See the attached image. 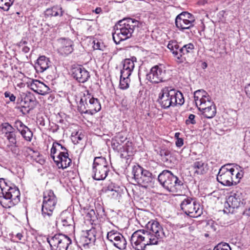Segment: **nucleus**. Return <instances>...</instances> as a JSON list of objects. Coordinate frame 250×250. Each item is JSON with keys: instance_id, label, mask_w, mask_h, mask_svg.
Wrapping results in <instances>:
<instances>
[{"instance_id": "obj_63", "label": "nucleus", "mask_w": 250, "mask_h": 250, "mask_svg": "<svg viewBox=\"0 0 250 250\" xmlns=\"http://www.w3.org/2000/svg\"><path fill=\"white\" fill-rule=\"evenodd\" d=\"M40 125H41L42 126H44L45 125V122L44 120H42V121H40Z\"/></svg>"}, {"instance_id": "obj_60", "label": "nucleus", "mask_w": 250, "mask_h": 250, "mask_svg": "<svg viewBox=\"0 0 250 250\" xmlns=\"http://www.w3.org/2000/svg\"><path fill=\"white\" fill-rule=\"evenodd\" d=\"M27 43V42L26 41L21 40L19 44L20 46H25Z\"/></svg>"}, {"instance_id": "obj_14", "label": "nucleus", "mask_w": 250, "mask_h": 250, "mask_svg": "<svg viewBox=\"0 0 250 250\" xmlns=\"http://www.w3.org/2000/svg\"><path fill=\"white\" fill-rule=\"evenodd\" d=\"M167 70L162 66L156 65L151 68L147 75V79L152 83H159L168 79Z\"/></svg>"}, {"instance_id": "obj_4", "label": "nucleus", "mask_w": 250, "mask_h": 250, "mask_svg": "<svg viewBox=\"0 0 250 250\" xmlns=\"http://www.w3.org/2000/svg\"><path fill=\"white\" fill-rule=\"evenodd\" d=\"M9 182L0 178V188L2 196H0V203L5 208H11L17 205L20 201V192L15 186H11Z\"/></svg>"}, {"instance_id": "obj_19", "label": "nucleus", "mask_w": 250, "mask_h": 250, "mask_svg": "<svg viewBox=\"0 0 250 250\" xmlns=\"http://www.w3.org/2000/svg\"><path fill=\"white\" fill-rule=\"evenodd\" d=\"M197 107L199 110L202 112V114L205 117L208 119L214 117L216 113L215 105L211 100L206 103L205 104H203L202 106H199Z\"/></svg>"}, {"instance_id": "obj_11", "label": "nucleus", "mask_w": 250, "mask_h": 250, "mask_svg": "<svg viewBox=\"0 0 250 250\" xmlns=\"http://www.w3.org/2000/svg\"><path fill=\"white\" fill-rule=\"evenodd\" d=\"M180 208L185 214L193 218L200 216L202 214L200 205L191 197L182 195Z\"/></svg>"}, {"instance_id": "obj_7", "label": "nucleus", "mask_w": 250, "mask_h": 250, "mask_svg": "<svg viewBox=\"0 0 250 250\" xmlns=\"http://www.w3.org/2000/svg\"><path fill=\"white\" fill-rule=\"evenodd\" d=\"M57 202V198L53 190L48 189L43 192L42 214L49 224H50L55 219L53 212Z\"/></svg>"}, {"instance_id": "obj_12", "label": "nucleus", "mask_w": 250, "mask_h": 250, "mask_svg": "<svg viewBox=\"0 0 250 250\" xmlns=\"http://www.w3.org/2000/svg\"><path fill=\"white\" fill-rule=\"evenodd\" d=\"M195 22L194 17L188 12H183L175 18V23L177 28L184 31L193 27Z\"/></svg>"}, {"instance_id": "obj_62", "label": "nucleus", "mask_w": 250, "mask_h": 250, "mask_svg": "<svg viewBox=\"0 0 250 250\" xmlns=\"http://www.w3.org/2000/svg\"><path fill=\"white\" fill-rule=\"evenodd\" d=\"M208 67V64L206 62H203L202 63V67L203 69H206Z\"/></svg>"}, {"instance_id": "obj_44", "label": "nucleus", "mask_w": 250, "mask_h": 250, "mask_svg": "<svg viewBox=\"0 0 250 250\" xmlns=\"http://www.w3.org/2000/svg\"><path fill=\"white\" fill-rule=\"evenodd\" d=\"M2 129H4L5 132H10L15 130V129L8 123H5L2 124Z\"/></svg>"}, {"instance_id": "obj_64", "label": "nucleus", "mask_w": 250, "mask_h": 250, "mask_svg": "<svg viewBox=\"0 0 250 250\" xmlns=\"http://www.w3.org/2000/svg\"><path fill=\"white\" fill-rule=\"evenodd\" d=\"M99 46H100V45H99V43H98H98H97L96 45V46H95L94 47V48H95V49H100V48H99Z\"/></svg>"}, {"instance_id": "obj_22", "label": "nucleus", "mask_w": 250, "mask_h": 250, "mask_svg": "<svg viewBox=\"0 0 250 250\" xmlns=\"http://www.w3.org/2000/svg\"><path fill=\"white\" fill-rule=\"evenodd\" d=\"M30 88L36 93L45 95L48 94L50 89L48 86L39 80H33L29 85Z\"/></svg>"}, {"instance_id": "obj_24", "label": "nucleus", "mask_w": 250, "mask_h": 250, "mask_svg": "<svg viewBox=\"0 0 250 250\" xmlns=\"http://www.w3.org/2000/svg\"><path fill=\"white\" fill-rule=\"evenodd\" d=\"M194 49V45L189 43L187 44L184 45L182 47L179 49V55H181L182 60L178 61V63H182L186 60L187 57L188 56L189 54H191L193 53Z\"/></svg>"}, {"instance_id": "obj_15", "label": "nucleus", "mask_w": 250, "mask_h": 250, "mask_svg": "<svg viewBox=\"0 0 250 250\" xmlns=\"http://www.w3.org/2000/svg\"><path fill=\"white\" fill-rule=\"evenodd\" d=\"M107 239L114 247L121 250L126 249L127 242L124 236L117 231L112 230L107 232Z\"/></svg>"}, {"instance_id": "obj_10", "label": "nucleus", "mask_w": 250, "mask_h": 250, "mask_svg": "<svg viewBox=\"0 0 250 250\" xmlns=\"http://www.w3.org/2000/svg\"><path fill=\"white\" fill-rule=\"evenodd\" d=\"M51 250H67L72 243L71 238L62 233H56L49 235L47 238Z\"/></svg>"}, {"instance_id": "obj_53", "label": "nucleus", "mask_w": 250, "mask_h": 250, "mask_svg": "<svg viewBox=\"0 0 250 250\" xmlns=\"http://www.w3.org/2000/svg\"><path fill=\"white\" fill-rule=\"evenodd\" d=\"M15 237L20 241H24L25 237L22 231L18 232L15 235Z\"/></svg>"}, {"instance_id": "obj_35", "label": "nucleus", "mask_w": 250, "mask_h": 250, "mask_svg": "<svg viewBox=\"0 0 250 250\" xmlns=\"http://www.w3.org/2000/svg\"><path fill=\"white\" fill-rule=\"evenodd\" d=\"M61 150L60 149L59 143L57 142H54L53 144L52 147L51 149V157L54 160H55L56 155L58 154V151L59 152Z\"/></svg>"}, {"instance_id": "obj_39", "label": "nucleus", "mask_w": 250, "mask_h": 250, "mask_svg": "<svg viewBox=\"0 0 250 250\" xmlns=\"http://www.w3.org/2000/svg\"><path fill=\"white\" fill-rule=\"evenodd\" d=\"M124 151L126 152L127 153H132L133 151V147L131 142L127 141L125 145L123 146Z\"/></svg>"}, {"instance_id": "obj_57", "label": "nucleus", "mask_w": 250, "mask_h": 250, "mask_svg": "<svg viewBox=\"0 0 250 250\" xmlns=\"http://www.w3.org/2000/svg\"><path fill=\"white\" fill-rule=\"evenodd\" d=\"M30 50V48L27 46H23L22 48V51L25 53H28Z\"/></svg>"}, {"instance_id": "obj_41", "label": "nucleus", "mask_w": 250, "mask_h": 250, "mask_svg": "<svg viewBox=\"0 0 250 250\" xmlns=\"http://www.w3.org/2000/svg\"><path fill=\"white\" fill-rule=\"evenodd\" d=\"M86 217L90 221H94L95 219L97 218L95 211L94 209H90L86 214Z\"/></svg>"}, {"instance_id": "obj_38", "label": "nucleus", "mask_w": 250, "mask_h": 250, "mask_svg": "<svg viewBox=\"0 0 250 250\" xmlns=\"http://www.w3.org/2000/svg\"><path fill=\"white\" fill-rule=\"evenodd\" d=\"M213 250H231L229 245L226 243H221L216 246Z\"/></svg>"}, {"instance_id": "obj_34", "label": "nucleus", "mask_w": 250, "mask_h": 250, "mask_svg": "<svg viewBox=\"0 0 250 250\" xmlns=\"http://www.w3.org/2000/svg\"><path fill=\"white\" fill-rule=\"evenodd\" d=\"M85 234L89 239V240H88L89 242H91V243L95 242L96 239V231L95 229H91L87 230Z\"/></svg>"}, {"instance_id": "obj_50", "label": "nucleus", "mask_w": 250, "mask_h": 250, "mask_svg": "<svg viewBox=\"0 0 250 250\" xmlns=\"http://www.w3.org/2000/svg\"><path fill=\"white\" fill-rule=\"evenodd\" d=\"M10 150L12 151V152L15 155H18L19 154V149L17 147L16 145L11 146L10 147Z\"/></svg>"}, {"instance_id": "obj_28", "label": "nucleus", "mask_w": 250, "mask_h": 250, "mask_svg": "<svg viewBox=\"0 0 250 250\" xmlns=\"http://www.w3.org/2000/svg\"><path fill=\"white\" fill-rule=\"evenodd\" d=\"M44 14L46 17L48 18L57 16L61 17L63 14V11L60 5H56L51 8H47L45 11Z\"/></svg>"}, {"instance_id": "obj_56", "label": "nucleus", "mask_w": 250, "mask_h": 250, "mask_svg": "<svg viewBox=\"0 0 250 250\" xmlns=\"http://www.w3.org/2000/svg\"><path fill=\"white\" fill-rule=\"evenodd\" d=\"M243 214L247 216H250V205L248 208H246L244 211Z\"/></svg>"}, {"instance_id": "obj_45", "label": "nucleus", "mask_w": 250, "mask_h": 250, "mask_svg": "<svg viewBox=\"0 0 250 250\" xmlns=\"http://www.w3.org/2000/svg\"><path fill=\"white\" fill-rule=\"evenodd\" d=\"M39 155L40 153L38 151L34 150L32 148L29 158L31 160H36V159L39 156Z\"/></svg>"}, {"instance_id": "obj_26", "label": "nucleus", "mask_w": 250, "mask_h": 250, "mask_svg": "<svg viewBox=\"0 0 250 250\" xmlns=\"http://www.w3.org/2000/svg\"><path fill=\"white\" fill-rule=\"evenodd\" d=\"M60 219L62 225L64 227H72L74 221L72 215L68 211H63L61 214Z\"/></svg>"}, {"instance_id": "obj_3", "label": "nucleus", "mask_w": 250, "mask_h": 250, "mask_svg": "<svg viewBox=\"0 0 250 250\" xmlns=\"http://www.w3.org/2000/svg\"><path fill=\"white\" fill-rule=\"evenodd\" d=\"M138 24V21L131 18L119 21L115 25L116 29L115 32L112 33L113 40L116 44H119L121 41L130 38Z\"/></svg>"}, {"instance_id": "obj_1", "label": "nucleus", "mask_w": 250, "mask_h": 250, "mask_svg": "<svg viewBox=\"0 0 250 250\" xmlns=\"http://www.w3.org/2000/svg\"><path fill=\"white\" fill-rule=\"evenodd\" d=\"M166 237L162 226L157 221H149L146 229H139L133 233L130 243L136 250H145L147 245H158Z\"/></svg>"}, {"instance_id": "obj_47", "label": "nucleus", "mask_w": 250, "mask_h": 250, "mask_svg": "<svg viewBox=\"0 0 250 250\" xmlns=\"http://www.w3.org/2000/svg\"><path fill=\"white\" fill-rule=\"evenodd\" d=\"M194 119H195V115L192 114H190L188 116V119H187L186 121V124H191L193 125L195 124L196 123V121Z\"/></svg>"}, {"instance_id": "obj_32", "label": "nucleus", "mask_w": 250, "mask_h": 250, "mask_svg": "<svg viewBox=\"0 0 250 250\" xmlns=\"http://www.w3.org/2000/svg\"><path fill=\"white\" fill-rule=\"evenodd\" d=\"M20 133L26 141H31L33 133L28 127L25 128L24 129L21 130Z\"/></svg>"}, {"instance_id": "obj_54", "label": "nucleus", "mask_w": 250, "mask_h": 250, "mask_svg": "<svg viewBox=\"0 0 250 250\" xmlns=\"http://www.w3.org/2000/svg\"><path fill=\"white\" fill-rule=\"evenodd\" d=\"M184 141L182 138H178L175 142L176 146L177 147H181L184 144Z\"/></svg>"}, {"instance_id": "obj_33", "label": "nucleus", "mask_w": 250, "mask_h": 250, "mask_svg": "<svg viewBox=\"0 0 250 250\" xmlns=\"http://www.w3.org/2000/svg\"><path fill=\"white\" fill-rule=\"evenodd\" d=\"M13 2L12 0H0V8L4 11H8Z\"/></svg>"}, {"instance_id": "obj_42", "label": "nucleus", "mask_w": 250, "mask_h": 250, "mask_svg": "<svg viewBox=\"0 0 250 250\" xmlns=\"http://www.w3.org/2000/svg\"><path fill=\"white\" fill-rule=\"evenodd\" d=\"M15 126L17 127L18 130L21 132V130L22 129H24L25 128H26L27 126L24 125L23 123L20 121L18 120L16 121L15 123Z\"/></svg>"}, {"instance_id": "obj_48", "label": "nucleus", "mask_w": 250, "mask_h": 250, "mask_svg": "<svg viewBox=\"0 0 250 250\" xmlns=\"http://www.w3.org/2000/svg\"><path fill=\"white\" fill-rule=\"evenodd\" d=\"M4 96L5 98H9L10 101L11 102H14L16 100V97L8 91H6L4 93Z\"/></svg>"}, {"instance_id": "obj_43", "label": "nucleus", "mask_w": 250, "mask_h": 250, "mask_svg": "<svg viewBox=\"0 0 250 250\" xmlns=\"http://www.w3.org/2000/svg\"><path fill=\"white\" fill-rule=\"evenodd\" d=\"M88 240L89 239L86 237L85 234L81 236L80 243H81L82 245L83 246H85V245H88L89 244L91 243V242H89Z\"/></svg>"}, {"instance_id": "obj_21", "label": "nucleus", "mask_w": 250, "mask_h": 250, "mask_svg": "<svg viewBox=\"0 0 250 250\" xmlns=\"http://www.w3.org/2000/svg\"><path fill=\"white\" fill-rule=\"evenodd\" d=\"M190 168L193 172V175H203L208 170V164L202 160H196L190 166Z\"/></svg>"}, {"instance_id": "obj_9", "label": "nucleus", "mask_w": 250, "mask_h": 250, "mask_svg": "<svg viewBox=\"0 0 250 250\" xmlns=\"http://www.w3.org/2000/svg\"><path fill=\"white\" fill-rule=\"evenodd\" d=\"M109 171V166L105 158L101 156L94 158L92 166V177L94 180L99 181L105 179Z\"/></svg>"}, {"instance_id": "obj_8", "label": "nucleus", "mask_w": 250, "mask_h": 250, "mask_svg": "<svg viewBox=\"0 0 250 250\" xmlns=\"http://www.w3.org/2000/svg\"><path fill=\"white\" fill-rule=\"evenodd\" d=\"M132 172L135 181L143 187L147 188L150 186L155 178V176L150 172L139 165L134 166Z\"/></svg>"}, {"instance_id": "obj_40", "label": "nucleus", "mask_w": 250, "mask_h": 250, "mask_svg": "<svg viewBox=\"0 0 250 250\" xmlns=\"http://www.w3.org/2000/svg\"><path fill=\"white\" fill-rule=\"evenodd\" d=\"M121 144L120 142L116 140V138H114L112 139L111 140V146L114 150L119 151L121 149Z\"/></svg>"}, {"instance_id": "obj_59", "label": "nucleus", "mask_w": 250, "mask_h": 250, "mask_svg": "<svg viewBox=\"0 0 250 250\" xmlns=\"http://www.w3.org/2000/svg\"><path fill=\"white\" fill-rule=\"evenodd\" d=\"M59 146H60V149L61 150L60 151H59V152H67V149L64 147L63 146H62V145H61L60 144H59Z\"/></svg>"}, {"instance_id": "obj_52", "label": "nucleus", "mask_w": 250, "mask_h": 250, "mask_svg": "<svg viewBox=\"0 0 250 250\" xmlns=\"http://www.w3.org/2000/svg\"><path fill=\"white\" fill-rule=\"evenodd\" d=\"M31 149L32 148L29 147H24L23 149L24 155L28 158H29V155L31 151Z\"/></svg>"}, {"instance_id": "obj_29", "label": "nucleus", "mask_w": 250, "mask_h": 250, "mask_svg": "<svg viewBox=\"0 0 250 250\" xmlns=\"http://www.w3.org/2000/svg\"><path fill=\"white\" fill-rule=\"evenodd\" d=\"M50 62L48 58L44 56H40L37 60V67H40V71L43 72L49 67V63Z\"/></svg>"}, {"instance_id": "obj_55", "label": "nucleus", "mask_w": 250, "mask_h": 250, "mask_svg": "<svg viewBox=\"0 0 250 250\" xmlns=\"http://www.w3.org/2000/svg\"><path fill=\"white\" fill-rule=\"evenodd\" d=\"M245 90L247 95L250 98V84L245 87Z\"/></svg>"}, {"instance_id": "obj_31", "label": "nucleus", "mask_w": 250, "mask_h": 250, "mask_svg": "<svg viewBox=\"0 0 250 250\" xmlns=\"http://www.w3.org/2000/svg\"><path fill=\"white\" fill-rule=\"evenodd\" d=\"M130 82L129 76L124 77L123 75L121 74L119 84L121 89L123 90L127 89L129 86Z\"/></svg>"}, {"instance_id": "obj_37", "label": "nucleus", "mask_w": 250, "mask_h": 250, "mask_svg": "<svg viewBox=\"0 0 250 250\" xmlns=\"http://www.w3.org/2000/svg\"><path fill=\"white\" fill-rule=\"evenodd\" d=\"M159 154L162 157L164 161H167L171 155V152L167 149L164 148L161 149Z\"/></svg>"}, {"instance_id": "obj_46", "label": "nucleus", "mask_w": 250, "mask_h": 250, "mask_svg": "<svg viewBox=\"0 0 250 250\" xmlns=\"http://www.w3.org/2000/svg\"><path fill=\"white\" fill-rule=\"evenodd\" d=\"M102 191L105 193H108L109 192H113L112 183H110L107 186L103 187Z\"/></svg>"}, {"instance_id": "obj_2", "label": "nucleus", "mask_w": 250, "mask_h": 250, "mask_svg": "<svg viewBox=\"0 0 250 250\" xmlns=\"http://www.w3.org/2000/svg\"><path fill=\"white\" fill-rule=\"evenodd\" d=\"M156 101L162 108L167 109L170 106L183 105L185 100L183 94L179 91L165 87L161 90Z\"/></svg>"}, {"instance_id": "obj_36", "label": "nucleus", "mask_w": 250, "mask_h": 250, "mask_svg": "<svg viewBox=\"0 0 250 250\" xmlns=\"http://www.w3.org/2000/svg\"><path fill=\"white\" fill-rule=\"evenodd\" d=\"M5 136L9 142L13 145L16 144V135L15 130L10 132H5Z\"/></svg>"}, {"instance_id": "obj_25", "label": "nucleus", "mask_w": 250, "mask_h": 250, "mask_svg": "<svg viewBox=\"0 0 250 250\" xmlns=\"http://www.w3.org/2000/svg\"><path fill=\"white\" fill-rule=\"evenodd\" d=\"M134 68V62L129 59H125L123 63V69L121 70V74L124 77L130 76Z\"/></svg>"}, {"instance_id": "obj_27", "label": "nucleus", "mask_w": 250, "mask_h": 250, "mask_svg": "<svg viewBox=\"0 0 250 250\" xmlns=\"http://www.w3.org/2000/svg\"><path fill=\"white\" fill-rule=\"evenodd\" d=\"M167 48L172 52L173 56L176 59V61L178 62V60H182L181 58V55H179V45L178 44L177 42L174 41H170L169 42L167 46Z\"/></svg>"}, {"instance_id": "obj_6", "label": "nucleus", "mask_w": 250, "mask_h": 250, "mask_svg": "<svg viewBox=\"0 0 250 250\" xmlns=\"http://www.w3.org/2000/svg\"><path fill=\"white\" fill-rule=\"evenodd\" d=\"M101 109L99 100L93 97L88 91H84L78 105V110L82 113L93 115Z\"/></svg>"}, {"instance_id": "obj_51", "label": "nucleus", "mask_w": 250, "mask_h": 250, "mask_svg": "<svg viewBox=\"0 0 250 250\" xmlns=\"http://www.w3.org/2000/svg\"><path fill=\"white\" fill-rule=\"evenodd\" d=\"M114 138L121 143H123L126 139V138L123 136L122 134H118Z\"/></svg>"}, {"instance_id": "obj_5", "label": "nucleus", "mask_w": 250, "mask_h": 250, "mask_svg": "<svg viewBox=\"0 0 250 250\" xmlns=\"http://www.w3.org/2000/svg\"><path fill=\"white\" fill-rule=\"evenodd\" d=\"M158 180L169 192L178 193L182 191L183 187V182L169 170H163L158 175Z\"/></svg>"}, {"instance_id": "obj_30", "label": "nucleus", "mask_w": 250, "mask_h": 250, "mask_svg": "<svg viewBox=\"0 0 250 250\" xmlns=\"http://www.w3.org/2000/svg\"><path fill=\"white\" fill-rule=\"evenodd\" d=\"M113 193L112 196L113 198H117L118 196H120L121 193L123 192L125 187L123 186H119L115 183H112Z\"/></svg>"}, {"instance_id": "obj_16", "label": "nucleus", "mask_w": 250, "mask_h": 250, "mask_svg": "<svg viewBox=\"0 0 250 250\" xmlns=\"http://www.w3.org/2000/svg\"><path fill=\"white\" fill-rule=\"evenodd\" d=\"M241 199L238 193H233L230 195L225 203L224 212L227 213H233L235 208H237L240 207L241 204H243Z\"/></svg>"}, {"instance_id": "obj_23", "label": "nucleus", "mask_w": 250, "mask_h": 250, "mask_svg": "<svg viewBox=\"0 0 250 250\" xmlns=\"http://www.w3.org/2000/svg\"><path fill=\"white\" fill-rule=\"evenodd\" d=\"M194 98L197 107L202 106L203 104L211 100L207 92L203 89L194 92Z\"/></svg>"}, {"instance_id": "obj_49", "label": "nucleus", "mask_w": 250, "mask_h": 250, "mask_svg": "<svg viewBox=\"0 0 250 250\" xmlns=\"http://www.w3.org/2000/svg\"><path fill=\"white\" fill-rule=\"evenodd\" d=\"M59 129V126L53 123H52L50 124V130L52 132L55 133L57 132L58 129Z\"/></svg>"}, {"instance_id": "obj_13", "label": "nucleus", "mask_w": 250, "mask_h": 250, "mask_svg": "<svg viewBox=\"0 0 250 250\" xmlns=\"http://www.w3.org/2000/svg\"><path fill=\"white\" fill-rule=\"evenodd\" d=\"M234 172L233 168H228L225 166L222 167L217 176L218 182L226 186H231L233 185V183L236 184L237 182L234 181L233 178Z\"/></svg>"}, {"instance_id": "obj_18", "label": "nucleus", "mask_w": 250, "mask_h": 250, "mask_svg": "<svg viewBox=\"0 0 250 250\" xmlns=\"http://www.w3.org/2000/svg\"><path fill=\"white\" fill-rule=\"evenodd\" d=\"M58 51L62 55H67L72 52L73 42L65 38L60 39L58 40Z\"/></svg>"}, {"instance_id": "obj_61", "label": "nucleus", "mask_w": 250, "mask_h": 250, "mask_svg": "<svg viewBox=\"0 0 250 250\" xmlns=\"http://www.w3.org/2000/svg\"><path fill=\"white\" fill-rule=\"evenodd\" d=\"M102 10L101 7H97L95 10L94 12L96 14H100L102 12Z\"/></svg>"}, {"instance_id": "obj_20", "label": "nucleus", "mask_w": 250, "mask_h": 250, "mask_svg": "<svg viewBox=\"0 0 250 250\" xmlns=\"http://www.w3.org/2000/svg\"><path fill=\"white\" fill-rule=\"evenodd\" d=\"M54 161L59 168L62 169L68 167L71 163V160L68 157V154L67 152H58Z\"/></svg>"}, {"instance_id": "obj_58", "label": "nucleus", "mask_w": 250, "mask_h": 250, "mask_svg": "<svg viewBox=\"0 0 250 250\" xmlns=\"http://www.w3.org/2000/svg\"><path fill=\"white\" fill-rule=\"evenodd\" d=\"M234 174H235V178H236V179H241V177H242V176H243V175H242L241 173H240V172H236V171H235V172H234Z\"/></svg>"}, {"instance_id": "obj_17", "label": "nucleus", "mask_w": 250, "mask_h": 250, "mask_svg": "<svg viewBox=\"0 0 250 250\" xmlns=\"http://www.w3.org/2000/svg\"><path fill=\"white\" fill-rule=\"evenodd\" d=\"M71 71L72 77L79 83H84L90 78L89 72L82 66L73 67Z\"/></svg>"}]
</instances>
